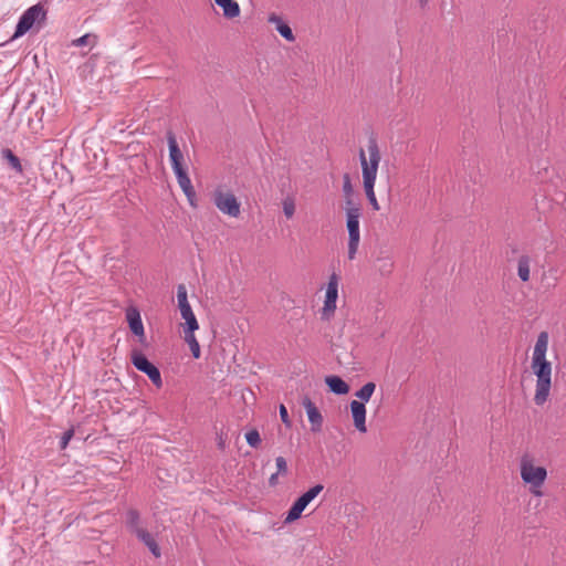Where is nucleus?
<instances>
[{
    "label": "nucleus",
    "mask_w": 566,
    "mask_h": 566,
    "mask_svg": "<svg viewBox=\"0 0 566 566\" xmlns=\"http://www.w3.org/2000/svg\"><path fill=\"white\" fill-rule=\"evenodd\" d=\"M369 158H366L365 150L360 148L359 160L363 170L364 189L366 197L374 210H379V205L374 191L377 177L378 166L380 161V153L376 139L370 138L368 142Z\"/></svg>",
    "instance_id": "nucleus-1"
},
{
    "label": "nucleus",
    "mask_w": 566,
    "mask_h": 566,
    "mask_svg": "<svg viewBox=\"0 0 566 566\" xmlns=\"http://www.w3.org/2000/svg\"><path fill=\"white\" fill-rule=\"evenodd\" d=\"M531 367L537 378L534 401L542 406L547 401L552 387V364L546 358L532 359Z\"/></svg>",
    "instance_id": "nucleus-2"
},
{
    "label": "nucleus",
    "mask_w": 566,
    "mask_h": 566,
    "mask_svg": "<svg viewBox=\"0 0 566 566\" xmlns=\"http://www.w3.org/2000/svg\"><path fill=\"white\" fill-rule=\"evenodd\" d=\"M346 208V228L348 231V259L354 260L360 242L359 218L361 216L360 207L347 200Z\"/></svg>",
    "instance_id": "nucleus-3"
},
{
    "label": "nucleus",
    "mask_w": 566,
    "mask_h": 566,
    "mask_svg": "<svg viewBox=\"0 0 566 566\" xmlns=\"http://www.w3.org/2000/svg\"><path fill=\"white\" fill-rule=\"evenodd\" d=\"M45 18L46 11L41 3L28 8L19 18L12 40L24 35L36 22L41 23Z\"/></svg>",
    "instance_id": "nucleus-4"
},
{
    "label": "nucleus",
    "mask_w": 566,
    "mask_h": 566,
    "mask_svg": "<svg viewBox=\"0 0 566 566\" xmlns=\"http://www.w3.org/2000/svg\"><path fill=\"white\" fill-rule=\"evenodd\" d=\"M323 484H316L298 496L287 511L284 523L290 524L298 520L306 506L323 491Z\"/></svg>",
    "instance_id": "nucleus-5"
},
{
    "label": "nucleus",
    "mask_w": 566,
    "mask_h": 566,
    "mask_svg": "<svg viewBox=\"0 0 566 566\" xmlns=\"http://www.w3.org/2000/svg\"><path fill=\"white\" fill-rule=\"evenodd\" d=\"M130 360L134 367L137 370L146 374L157 388L163 387V379L159 368L149 361L142 352L133 350Z\"/></svg>",
    "instance_id": "nucleus-6"
},
{
    "label": "nucleus",
    "mask_w": 566,
    "mask_h": 566,
    "mask_svg": "<svg viewBox=\"0 0 566 566\" xmlns=\"http://www.w3.org/2000/svg\"><path fill=\"white\" fill-rule=\"evenodd\" d=\"M213 203L222 213L229 217L238 218L240 216V202L229 191L217 189L213 192Z\"/></svg>",
    "instance_id": "nucleus-7"
},
{
    "label": "nucleus",
    "mask_w": 566,
    "mask_h": 566,
    "mask_svg": "<svg viewBox=\"0 0 566 566\" xmlns=\"http://www.w3.org/2000/svg\"><path fill=\"white\" fill-rule=\"evenodd\" d=\"M338 298V275L332 273L325 293L324 306L322 310V318L329 319L336 310V302Z\"/></svg>",
    "instance_id": "nucleus-8"
},
{
    "label": "nucleus",
    "mask_w": 566,
    "mask_h": 566,
    "mask_svg": "<svg viewBox=\"0 0 566 566\" xmlns=\"http://www.w3.org/2000/svg\"><path fill=\"white\" fill-rule=\"evenodd\" d=\"M521 476L525 483L538 488L544 483L547 471L544 467H535L526 459H522Z\"/></svg>",
    "instance_id": "nucleus-9"
},
{
    "label": "nucleus",
    "mask_w": 566,
    "mask_h": 566,
    "mask_svg": "<svg viewBox=\"0 0 566 566\" xmlns=\"http://www.w3.org/2000/svg\"><path fill=\"white\" fill-rule=\"evenodd\" d=\"M167 142H168V148H169V159H170L171 168H172L175 175L179 176L184 172H187L186 168L182 165V161H184L182 151L180 150L177 139L171 132H168V134H167Z\"/></svg>",
    "instance_id": "nucleus-10"
},
{
    "label": "nucleus",
    "mask_w": 566,
    "mask_h": 566,
    "mask_svg": "<svg viewBox=\"0 0 566 566\" xmlns=\"http://www.w3.org/2000/svg\"><path fill=\"white\" fill-rule=\"evenodd\" d=\"M126 321L130 332L139 338V342L145 340V328L142 321L140 312L136 306L126 308Z\"/></svg>",
    "instance_id": "nucleus-11"
},
{
    "label": "nucleus",
    "mask_w": 566,
    "mask_h": 566,
    "mask_svg": "<svg viewBox=\"0 0 566 566\" xmlns=\"http://www.w3.org/2000/svg\"><path fill=\"white\" fill-rule=\"evenodd\" d=\"M302 405L306 410V415L311 423V430L313 432H319L323 426V416L318 408L307 396L303 398Z\"/></svg>",
    "instance_id": "nucleus-12"
},
{
    "label": "nucleus",
    "mask_w": 566,
    "mask_h": 566,
    "mask_svg": "<svg viewBox=\"0 0 566 566\" xmlns=\"http://www.w3.org/2000/svg\"><path fill=\"white\" fill-rule=\"evenodd\" d=\"M350 411H352L355 428L359 432L365 433L367 431L365 403L361 401L353 400L350 402Z\"/></svg>",
    "instance_id": "nucleus-13"
},
{
    "label": "nucleus",
    "mask_w": 566,
    "mask_h": 566,
    "mask_svg": "<svg viewBox=\"0 0 566 566\" xmlns=\"http://www.w3.org/2000/svg\"><path fill=\"white\" fill-rule=\"evenodd\" d=\"M176 178H177V182H178L179 187L181 188L185 196L187 197L189 205L191 207L196 208L197 207L196 191H195V188L191 184V180H190L188 174L184 172L179 176H176Z\"/></svg>",
    "instance_id": "nucleus-14"
},
{
    "label": "nucleus",
    "mask_w": 566,
    "mask_h": 566,
    "mask_svg": "<svg viewBox=\"0 0 566 566\" xmlns=\"http://www.w3.org/2000/svg\"><path fill=\"white\" fill-rule=\"evenodd\" d=\"M125 524L129 532H132L135 535H138L139 531H145V528L142 527L140 514L135 509H129L126 512Z\"/></svg>",
    "instance_id": "nucleus-15"
},
{
    "label": "nucleus",
    "mask_w": 566,
    "mask_h": 566,
    "mask_svg": "<svg viewBox=\"0 0 566 566\" xmlns=\"http://www.w3.org/2000/svg\"><path fill=\"white\" fill-rule=\"evenodd\" d=\"M269 22L275 25L276 31L285 40H287L290 42L294 41L295 38H294L292 29L279 15H276V14L270 15Z\"/></svg>",
    "instance_id": "nucleus-16"
},
{
    "label": "nucleus",
    "mask_w": 566,
    "mask_h": 566,
    "mask_svg": "<svg viewBox=\"0 0 566 566\" xmlns=\"http://www.w3.org/2000/svg\"><path fill=\"white\" fill-rule=\"evenodd\" d=\"M325 382L329 390L336 395H346L349 391L348 384L339 376H327Z\"/></svg>",
    "instance_id": "nucleus-17"
},
{
    "label": "nucleus",
    "mask_w": 566,
    "mask_h": 566,
    "mask_svg": "<svg viewBox=\"0 0 566 566\" xmlns=\"http://www.w3.org/2000/svg\"><path fill=\"white\" fill-rule=\"evenodd\" d=\"M179 310L181 317L185 319L184 329H188L189 332H196L199 328V324L190 304L180 306Z\"/></svg>",
    "instance_id": "nucleus-18"
},
{
    "label": "nucleus",
    "mask_w": 566,
    "mask_h": 566,
    "mask_svg": "<svg viewBox=\"0 0 566 566\" xmlns=\"http://www.w3.org/2000/svg\"><path fill=\"white\" fill-rule=\"evenodd\" d=\"M214 3L223 11L227 19H233L240 14V6L234 0H213Z\"/></svg>",
    "instance_id": "nucleus-19"
},
{
    "label": "nucleus",
    "mask_w": 566,
    "mask_h": 566,
    "mask_svg": "<svg viewBox=\"0 0 566 566\" xmlns=\"http://www.w3.org/2000/svg\"><path fill=\"white\" fill-rule=\"evenodd\" d=\"M548 348V334L547 332H541L537 336L532 359L546 358Z\"/></svg>",
    "instance_id": "nucleus-20"
},
{
    "label": "nucleus",
    "mask_w": 566,
    "mask_h": 566,
    "mask_svg": "<svg viewBox=\"0 0 566 566\" xmlns=\"http://www.w3.org/2000/svg\"><path fill=\"white\" fill-rule=\"evenodd\" d=\"M136 537L147 546V548L155 557H160V548L149 532H147L146 530L139 531Z\"/></svg>",
    "instance_id": "nucleus-21"
},
{
    "label": "nucleus",
    "mask_w": 566,
    "mask_h": 566,
    "mask_svg": "<svg viewBox=\"0 0 566 566\" xmlns=\"http://www.w3.org/2000/svg\"><path fill=\"white\" fill-rule=\"evenodd\" d=\"M0 154L2 159L8 161L12 170H14L17 174L23 172V167L20 158L17 155H14L10 148H2Z\"/></svg>",
    "instance_id": "nucleus-22"
},
{
    "label": "nucleus",
    "mask_w": 566,
    "mask_h": 566,
    "mask_svg": "<svg viewBox=\"0 0 566 566\" xmlns=\"http://www.w3.org/2000/svg\"><path fill=\"white\" fill-rule=\"evenodd\" d=\"M530 264L531 259L528 255H521L517 261V275L523 282L530 280Z\"/></svg>",
    "instance_id": "nucleus-23"
},
{
    "label": "nucleus",
    "mask_w": 566,
    "mask_h": 566,
    "mask_svg": "<svg viewBox=\"0 0 566 566\" xmlns=\"http://www.w3.org/2000/svg\"><path fill=\"white\" fill-rule=\"evenodd\" d=\"M184 333H185L184 340L189 345V348L191 350L193 358H196V359L200 358V355H201L200 345L195 336V332H189L188 329H184Z\"/></svg>",
    "instance_id": "nucleus-24"
},
{
    "label": "nucleus",
    "mask_w": 566,
    "mask_h": 566,
    "mask_svg": "<svg viewBox=\"0 0 566 566\" xmlns=\"http://www.w3.org/2000/svg\"><path fill=\"white\" fill-rule=\"evenodd\" d=\"M376 389V385L371 381L366 382L359 390L356 391V397L359 398L363 401H368L374 391Z\"/></svg>",
    "instance_id": "nucleus-25"
},
{
    "label": "nucleus",
    "mask_w": 566,
    "mask_h": 566,
    "mask_svg": "<svg viewBox=\"0 0 566 566\" xmlns=\"http://www.w3.org/2000/svg\"><path fill=\"white\" fill-rule=\"evenodd\" d=\"M97 36L94 34L86 33L72 42L74 46H94L96 44Z\"/></svg>",
    "instance_id": "nucleus-26"
},
{
    "label": "nucleus",
    "mask_w": 566,
    "mask_h": 566,
    "mask_svg": "<svg viewBox=\"0 0 566 566\" xmlns=\"http://www.w3.org/2000/svg\"><path fill=\"white\" fill-rule=\"evenodd\" d=\"M245 440L252 448H259L261 444V436L256 429H252L245 433Z\"/></svg>",
    "instance_id": "nucleus-27"
},
{
    "label": "nucleus",
    "mask_w": 566,
    "mask_h": 566,
    "mask_svg": "<svg viewBox=\"0 0 566 566\" xmlns=\"http://www.w3.org/2000/svg\"><path fill=\"white\" fill-rule=\"evenodd\" d=\"M394 262L389 258L378 259L377 269L381 275H388L391 272Z\"/></svg>",
    "instance_id": "nucleus-28"
},
{
    "label": "nucleus",
    "mask_w": 566,
    "mask_h": 566,
    "mask_svg": "<svg viewBox=\"0 0 566 566\" xmlns=\"http://www.w3.org/2000/svg\"><path fill=\"white\" fill-rule=\"evenodd\" d=\"M283 212L285 214L286 218H292L294 216V212H295V203L293 201V199L291 198H286L283 200Z\"/></svg>",
    "instance_id": "nucleus-29"
},
{
    "label": "nucleus",
    "mask_w": 566,
    "mask_h": 566,
    "mask_svg": "<svg viewBox=\"0 0 566 566\" xmlns=\"http://www.w3.org/2000/svg\"><path fill=\"white\" fill-rule=\"evenodd\" d=\"M178 306L189 305L187 298V289L184 284H179L177 287Z\"/></svg>",
    "instance_id": "nucleus-30"
},
{
    "label": "nucleus",
    "mask_w": 566,
    "mask_h": 566,
    "mask_svg": "<svg viewBox=\"0 0 566 566\" xmlns=\"http://www.w3.org/2000/svg\"><path fill=\"white\" fill-rule=\"evenodd\" d=\"M73 436H74L73 429H69L63 433V436L61 437L60 443H59L61 450L66 449V447H67L69 442L71 441V439L73 438Z\"/></svg>",
    "instance_id": "nucleus-31"
},
{
    "label": "nucleus",
    "mask_w": 566,
    "mask_h": 566,
    "mask_svg": "<svg viewBox=\"0 0 566 566\" xmlns=\"http://www.w3.org/2000/svg\"><path fill=\"white\" fill-rule=\"evenodd\" d=\"M275 464H276L277 473L285 474L287 472V463L283 457H277L275 459Z\"/></svg>",
    "instance_id": "nucleus-32"
},
{
    "label": "nucleus",
    "mask_w": 566,
    "mask_h": 566,
    "mask_svg": "<svg viewBox=\"0 0 566 566\" xmlns=\"http://www.w3.org/2000/svg\"><path fill=\"white\" fill-rule=\"evenodd\" d=\"M280 417H281V420L283 423H285L286 426H290L289 412L284 405L280 406Z\"/></svg>",
    "instance_id": "nucleus-33"
},
{
    "label": "nucleus",
    "mask_w": 566,
    "mask_h": 566,
    "mask_svg": "<svg viewBox=\"0 0 566 566\" xmlns=\"http://www.w3.org/2000/svg\"><path fill=\"white\" fill-rule=\"evenodd\" d=\"M343 191L346 195H350L352 191H353V187H352V184H350V178H349V176L347 174L344 176Z\"/></svg>",
    "instance_id": "nucleus-34"
},
{
    "label": "nucleus",
    "mask_w": 566,
    "mask_h": 566,
    "mask_svg": "<svg viewBox=\"0 0 566 566\" xmlns=\"http://www.w3.org/2000/svg\"><path fill=\"white\" fill-rule=\"evenodd\" d=\"M280 473L275 472L273 473L270 479H269V484L271 486H275L277 484V478H279Z\"/></svg>",
    "instance_id": "nucleus-35"
},
{
    "label": "nucleus",
    "mask_w": 566,
    "mask_h": 566,
    "mask_svg": "<svg viewBox=\"0 0 566 566\" xmlns=\"http://www.w3.org/2000/svg\"><path fill=\"white\" fill-rule=\"evenodd\" d=\"M419 2H420V4H421V7H423V6H426V4H427L428 0H419Z\"/></svg>",
    "instance_id": "nucleus-36"
},
{
    "label": "nucleus",
    "mask_w": 566,
    "mask_h": 566,
    "mask_svg": "<svg viewBox=\"0 0 566 566\" xmlns=\"http://www.w3.org/2000/svg\"><path fill=\"white\" fill-rule=\"evenodd\" d=\"M500 112H501V116L503 115V105L500 104Z\"/></svg>",
    "instance_id": "nucleus-37"
}]
</instances>
